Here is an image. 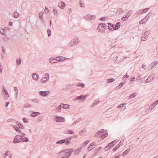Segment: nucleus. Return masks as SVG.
Returning <instances> with one entry per match:
<instances>
[{
	"instance_id": "1",
	"label": "nucleus",
	"mask_w": 158,
	"mask_h": 158,
	"mask_svg": "<svg viewBox=\"0 0 158 158\" xmlns=\"http://www.w3.org/2000/svg\"><path fill=\"white\" fill-rule=\"evenodd\" d=\"M72 149L69 150L68 149L61 151L58 154V158H68L69 157L71 153L73 152Z\"/></svg>"
},
{
	"instance_id": "2",
	"label": "nucleus",
	"mask_w": 158,
	"mask_h": 158,
	"mask_svg": "<svg viewBox=\"0 0 158 158\" xmlns=\"http://www.w3.org/2000/svg\"><path fill=\"white\" fill-rule=\"evenodd\" d=\"M107 25L104 23H101L99 24L98 27V31L102 32L104 31L105 29L106 28Z\"/></svg>"
},
{
	"instance_id": "3",
	"label": "nucleus",
	"mask_w": 158,
	"mask_h": 158,
	"mask_svg": "<svg viewBox=\"0 0 158 158\" xmlns=\"http://www.w3.org/2000/svg\"><path fill=\"white\" fill-rule=\"evenodd\" d=\"M117 54V53H113L111 55V56L113 57L114 60H118V61L119 62H121L123 60L125 59L123 57L122 59H121L120 58L121 56L120 55L116 56L115 55Z\"/></svg>"
},
{
	"instance_id": "4",
	"label": "nucleus",
	"mask_w": 158,
	"mask_h": 158,
	"mask_svg": "<svg viewBox=\"0 0 158 158\" xmlns=\"http://www.w3.org/2000/svg\"><path fill=\"white\" fill-rule=\"evenodd\" d=\"M96 16L94 15H87L84 17V19L87 20H93L96 18Z\"/></svg>"
},
{
	"instance_id": "5",
	"label": "nucleus",
	"mask_w": 158,
	"mask_h": 158,
	"mask_svg": "<svg viewBox=\"0 0 158 158\" xmlns=\"http://www.w3.org/2000/svg\"><path fill=\"white\" fill-rule=\"evenodd\" d=\"M22 138V135H16L13 140L14 143H17L21 142V140Z\"/></svg>"
},
{
	"instance_id": "6",
	"label": "nucleus",
	"mask_w": 158,
	"mask_h": 158,
	"mask_svg": "<svg viewBox=\"0 0 158 158\" xmlns=\"http://www.w3.org/2000/svg\"><path fill=\"white\" fill-rule=\"evenodd\" d=\"M49 79V75L48 73L44 74L43 76L40 81L42 82H45Z\"/></svg>"
},
{
	"instance_id": "7",
	"label": "nucleus",
	"mask_w": 158,
	"mask_h": 158,
	"mask_svg": "<svg viewBox=\"0 0 158 158\" xmlns=\"http://www.w3.org/2000/svg\"><path fill=\"white\" fill-rule=\"evenodd\" d=\"M54 118L56 122H63L65 120V119L64 117H61L60 116H55Z\"/></svg>"
},
{
	"instance_id": "8",
	"label": "nucleus",
	"mask_w": 158,
	"mask_h": 158,
	"mask_svg": "<svg viewBox=\"0 0 158 158\" xmlns=\"http://www.w3.org/2000/svg\"><path fill=\"white\" fill-rule=\"evenodd\" d=\"M88 95L86 94L85 95H81L79 96H78L77 98H76L75 99L76 100H83V101L85 100Z\"/></svg>"
},
{
	"instance_id": "9",
	"label": "nucleus",
	"mask_w": 158,
	"mask_h": 158,
	"mask_svg": "<svg viewBox=\"0 0 158 158\" xmlns=\"http://www.w3.org/2000/svg\"><path fill=\"white\" fill-rule=\"evenodd\" d=\"M11 154L10 151H7L4 154V158H11Z\"/></svg>"
},
{
	"instance_id": "10",
	"label": "nucleus",
	"mask_w": 158,
	"mask_h": 158,
	"mask_svg": "<svg viewBox=\"0 0 158 158\" xmlns=\"http://www.w3.org/2000/svg\"><path fill=\"white\" fill-rule=\"evenodd\" d=\"M78 40L76 38L74 39L73 41L70 43V46H73L77 44L79 42V41H78L77 40Z\"/></svg>"
},
{
	"instance_id": "11",
	"label": "nucleus",
	"mask_w": 158,
	"mask_h": 158,
	"mask_svg": "<svg viewBox=\"0 0 158 158\" xmlns=\"http://www.w3.org/2000/svg\"><path fill=\"white\" fill-rule=\"evenodd\" d=\"M49 91H40V95L43 97H45L48 95L49 93Z\"/></svg>"
},
{
	"instance_id": "12",
	"label": "nucleus",
	"mask_w": 158,
	"mask_h": 158,
	"mask_svg": "<svg viewBox=\"0 0 158 158\" xmlns=\"http://www.w3.org/2000/svg\"><path fill=\"white\" fill-rule=\"evenodd\" d=\"M68 143V140H67V141H65L64 139L57 141L56 143V144L60 145L62 144L63 143H65V144L66 145V143Z\"/></svg>"
},
{
	"instance_id": "13",
	"label": "nucleus",
	"mask_w": 158,
	"mask_h": 158,
	"mask_svg": "<svg viewBox=\"0 0 158 158\" xmlns=\"http://www.w3.org/2000/svg\"><path fill=\"white\" fill-rule=\"evenodd\" d=\"M2 95H3L5 96L4 97V98L6 99H7L9 97V95L6 89V90L4 89V91H2Z\"/></svg>"
},
{
	"instance_id": "14",
	"label": "nucleus",
	"mask_w": 158,
	"mask_h": 158,
	"mask_svg": "<svg viewBox=\"0 0 158 158\" xmlns=\"http://www.w3.org/2000/svg\"><path fill=\"white\" fill-rule=\"evenodd\" d=\"M21 135L22 138L21 140V142H27L28 139L27 138L24 136L25 134L24 133H22Z\"/></svg>"
},
{
	"instance_id": "15",
	"label": "nucleus",
	"mask_w": 158,
	"mask_h": 158,
	"mask_svg": "<svg viewBox=\"0 0 158 158\" xmlns=\"http://www.w3.org/2000/svg\"><path fill=\"white\" fill-rule=\"evenodd\" d=\"M108 24V29L111 31H113L114 30V25H113L111 24V23H107Z\"/></svg>"
},
{
	"instance_id": "16",
	"label": "nucleus",
	"mask_w": 158,
	"mask_h": 158,
	"mask_svg": "<svg viewBox=\"0 0 158 158\" xmlns=\"http://www.w3.org/2000/svg\"><path fill=\"white\" fill-rule=\"evenodd\" d=\"M95 142L91 143L88 148V151H89L91 150L95 146Z\"/></svg>"
},
{
	"instance_id": "17",
	"label": "nucleus",
	"mask_w": 158,
	"mask_h": 158,
	"mask_svg": "<svg viewBox=\"0 0 158 158\" xmlns=\"http://www.w3.org/2000/svg\"><path fill=\"white\" fill-rule=\"evenodd\" d=\"M95 142L91 143L88 148V151H89L91 150L95 146Z\"/></svg>"
},
{
	"instance_id": "18",
	"label": "nucleus",
	"mask_w": 158,
	"mask_h": 158,
	"mask_svg": "<svg viewBox=\"0 0 158 158\" xmlns=\"http://www.w3.org/2000/svg\"><path fill=\"white\" fill-rule=\"evenodd\" d=\"M130 147L129 148H127V149L123 153V156H124V155H127L128 153L129 152L131 148H133V145H130Z\"/></svg>"
},
{
	"instance_id": "19",
	"label": "nucleus",
	"mask_w": 158,
	"mask_h": 158,
	"mask_svg": "<svg viewBox=\"0 0 158 158\" xmlns=\"http://www.w3.org/2000/svg\"><path fill=\"white\" fill-rule=\"evenodd\" d=\"M65 6V3L62 1L60 2L58 4V6L61 9H63Z\"/></svg>"
},
{
	"instance_id": "20",
	"label": "nucleus",
	"mask_w": 158,
	"mask_h": 158,
	"mask_svg": "<svg viewBox=\"0 0 158 158\" xmlns=\"http://www.w3.org/2000/svg\"><path fill=\"white\" fill-rule=\"evenodd\" d=\"M104 130V129H102L100 131H98L96 133L95 135L94 136L95 137H97L99 135H101L102 133H103Z\"/></svg>"
},
{
	"instance_id": "21",
	"label": "nucleus",
	"mask_w": 158,
	"mask_h": 158,
	"mask_svg": "<svg viewBox=\"0 0 158 158\" xmlns=\"http://www.w3.org/2000/svg\"><path fill=\"white\" fill-rule=\"evenodd\" d=\"M115 27H114V30H116L118 29L120 27V23L118 22L116 24L114 25Z\"/></svg>"
},
{
	"instance_id": "22",
	"label": "nucleus",
	"mask_w": 158,
	"mask_h": 158,
	"mask_svg": "<svg viewBox=\"0 0 158 158\" xmlns=\"http://www.w3.org/2000/svg\"><path fill=\"white\" fill-rule=\"evenodd\" d=\"M116 143V141L115 140L112 141L110 143H108V145L106 146V147H113L114 145H115Z\"/></svg>"
},
{
	"instance_id": "23",
	"label": "nucleus",
	"mask_w": 158,
	"mask_h": 158,
	"mask_svg": "<svg viewBox=\"0 0 158 158\" xmlns=\"http://www.w3.org/2000/svg\"><path fill=\"white\" fill-rule=\"evenodd\" d=\"M154 79V77L152 76H149L147 79L146 80V82L147 83H149L152 81Z\"/></svg>"
},
{
	"instance_id": "24",
	"label": "nucleus",
	"mask_w": 158,
	"mask_h": 158,
	"mask_svg": "<svg viewBox=\"0 0 158 158\" xmlns=\"http://www.w3.org/2000/svg\"><path fill=\"white\" fill-rule=\"evenodd\" d=\"M158 103V99L154 102L152 105H150L151 109H153L154 107Z\"/></svg>"
},
{
	"instance_id": "25",
	"label": "nucleus",
	"mask_w": 158,
	"mask_h": 158,
	"mask_svg": "<svg viewBox=\"0 0 158 158\" xmlns=\"http://www.w3.org/2000/svg\"><path fill=\"white\" fill-rule=\"evenodd\" d=\"M130 15H126V14H125L122 17V20L124 21H126L127 19H128L129 18V17L130 16Z\"/></svg>"
},
{
	"instance_id": "26",
	"label": "nucleus",
	"mask_w": 158,
	"mask_h": 158,
	"mask_svg": "<svg viewBox=\"0 0 158 158\" xmlns=\"http://www.w3.org/2000/svg\"><path fill=\"white\" fill-rule=\"evenodd\" d=\"M39 75H38L36 73H33L32 76V78L34 80H37L39 78Z\"/></svg>"
},
{
	"instance_id": "27",
	"label": "nucleus",
	"mask_w": 158,
	"mask_h": 158,
	"mask_svg": "<svg viewBox=\"0 0 158 158\" xmlns=\"http://www.w3.org/2000/svg\"><path fill=\"white\" fill-rule=\"evenodd\" d=\"M40 114L39 112H33L32 114H31L30 116L32 117H34L36 115H37Z\"/></svg>"
},
{
	"instance_id": "28",
	"label": "nucleus",
	"mask_w": 158,
	"mask_h": 158,
	"mask_svg": "<svg viewBox=\"0 0 158 158\" xmlns=\"http://www.w3.org/2000/svg\"><path fill=\"white\" fill-rule=\"evenodd\" d=\"M123 12V11L122 9L121 8H119L118 9L116 12V14L118 15H119L120 14H121Z\"/></svg>"
},
{
	"instance_id": "29",
	"label": "nucleus",
	"mask_w": 158,
	"mask_h": 158,
	"mask_svg": "<svg viewBox=\"0 0 158 158\" xmlns=\"http://www.w3.org/2000/svg\"><path fill=\"white\" fill-rule=\"evenodd\" d=\"M120 143H119L113 149V152L116 151L120 147Z\"/></svg>"
},
{
	"instance_id": "30",
	"label": "nucleus",
	"mask_w": 158,
	"mask_h": 158,
	"mask_svg": "<svg viewBox=\"0 0 158 158\" xmlns=\"http://www.w3.org/2000/svg\"><path fill=\"white\" fill-rule=\"evenodd\" d=\"M49 63H54L56 62V60L55 59H52L51 58L49 60Z\"/></svg>"
},
{
	"instance_id": "31",
	"label": "nucleus",
	"mask_w": 158,
	"mask_h": 158,
	"mask_svg": "<svg viewBox=\"0 0 158 158\" xmlns=\"http://www.w3.org/2000/svg\"><path fill=\"white\" fill-rule=\"evenodd\" d=\"M76 85L78 86H80L82 88H83L85 87V85L84 83L80 82L78 83Z\"/></svg>"
},
{
	"instance_id": "32",
	"label": "nucleus",
	"mask_w": 158,
	"mask_h": 158,
	"mask_svg": "<svg viewBox=\"0 0 158 158\" xmlns=\"http://www.w3.org/2000/svg\"><path fill=\"white\" fill-rule=\"evenodd\" d=\"M65 133H66L73 134H74V132L73 131L70 130H67L65 131Z\"/></svg>"
},
{
	"instance_id": "33",
	"label": "nucleus",
	"mask_w": 158,
	"mask_h": 158,
	"mask_svg": "<svg viewBox=\"0 0 158 158\" xmlns=\"http://www.w3.org/2000/svg\"><path fill=\"white\" fill-rule=\"evenodd\" d=\"M61 105H63L62 107L64 109H67L69 106V105H65L63 104H61Z\"/></svg>"
},
{
	"instance_id": "34",
	"label": "nucleus",
	"mask_w": 158,
	"mask_h": 158,
	"mask_svg": "<svg viewBox=\"0 0 158 158\" xmlns=\"http://www.w3.org/2000/svg\"><path fill=\"white\" fill-rule=\"evenodd\" d=\"M135 93H133L131 94L130 96H129V99L132 98H134L135 97V95L136 94H135Z\"/></svg>"
},
{
	"instance_id": "35",
	"label": "nucleus",
	"mask_w": 158,
	"mask_h": 158,
	"mask_svg": "<svg viewBox=\"0 0 158 158\" xmlns=\"http://www.w3.org/2000/svg\"><path fill=\"white\" fill-rule=\"evenodd\" d=\"M71 139H72L71 137H70L69 139L67 138L65 139V141H67V140L68 141V143H66V145L69 144L70 143Z\"/></svg>"
},
{
	"instance_id": "36",
	"label": "nucleus",
	"mask_w": 158,
	"mask_h": 158,
	"mask_svg": "<svg viewBox=\"0 0 158 158\" xmlns=\"http://www.w3.org/2000/svg\"><path fill=\"white\" fill-rule=\"evenodd\" d=\"M61 107H62V106H61V104L60 105H59L58 106L56 107V111L57 112H59L60 110Z\"/></svg>"
},
{
	"instance_id": "37",
	"label": "nucleus",
	"mask_w": 158,
	"mask_h": 158,
	"mask_svg": "<svg viewBox=\"0 0 158 158\" xmlns=\"http://www.w3.org/2000/svg\"><path fill=\"white\" fill-rule=\"evenodd\" d=\"M85 131H86L85 130V128H84L81 131L79 132V134L81 135H83V133L84 132H85Z\"/></svg>"
},
{
	"instance_id": "38",
	"label": "nucleus",
	"mask_w": 158,
	"mask_h": 158,
	"mask_svg": "<svg viewBox=\"0 0 158 158\" xmlns=\"http://www.w3.org/2000/svg\"><path fill=\"white\" fill-rule=\"evenodd\" d=\"M115 81V79L113 78H110L107 80V82H112Z\"/></svg>"
},
{
	"instance_id": "39",
	"label": "nucleus",
	"mask_w": 158,
	"mask_h": 158,
	"mask_svg": "<svg viewBox=\"0 0 158 158\" xmlns=\"http://www.w3.org/2000/svg\"><path fill=\"white\" fill-rule=\"evenodd\" d=\"M19 16V14L17 12H15L14 13L13 16L15 18H17Z\"/></svg>"
},
{
	"instance_id": "40",
	"label": "nucleus",
	"mask_w": 158,
	"mask_h": 158,
	"mask_svg": "<svg viewBox=\"0 0 158 158\" xmlns=\"http://www.w3.org/2000/svg\"><path fill=\"white\" fill-rule=\"evenodd\" d=\"M124 82L121 83L119 85L117 86V88L118 89H120L124 84Z\"/></svg>"
},
{
	"instance_id": "41",
	"label": "nucleus",
	"mask_w": 158,
	"mask_h": 158,
	"mask_svg": "<svg viewBox=\"0 0 158 158\" xmlns=\"http://www.w3.org/2000/svg\"><path fill=\"white\" fill-rule=\"evenodd\" d=\"M149 17V16L148 15H146L145 17H144L143 19H142V21H145V23L147 21V19Z\"/></svg>"
},
{
	"instance_id": "42",
	"label": "nucleus",
	"mask_w": 158,
	"mask_h": 158,
	"mask_svg": "<svg viewBox=\"0 0 158 158\" xmlns=\"http://www.w3.org/2000/svg\"><path fill=\"white\" fill-rule=\"evenodd\" d=\"M157 63L158 62L157 61H155L149 65V67L151 66H155V65L157 64Z\"/></svg>"
},
{
	"instance_id": "43",
	"label": "nucleus",
	"mask_w": 158,
	"mask_h": 158,
	"mask_svg": "<svg viewBox=\"0 0 158 158\" xmlns=\"http://www.w3.org/2000/svg\"><path fill=\"white\" fill-rule=\"evenodd\" d=\"M16 61V63L18 64H21V60L20 58H19V59H17Z\"/></svg>"
},
{
	"instance_id": "44",
	"label": "nucleus",
	"mask_w": 158,
	"mask_h": 158,
	"mask_svg": "<svg viewBox=\"0 0 158 158\" xmlns=\"http://www.w3.org/2000/svg\"><path fill=\"white\" fill-rule=\"evenodd\" d=\"M150 34V32L149 31H146L144 35H143L144 36H146V37H147Z\"/></svg>"
},
{
	"instance_id": "45",
	"label": "nucleus",
	"mask_w": 158,
	"mask_h": 158,
	"mask_svg": "<svg viewBox=\"0 0 158 158\" xmlns=\"http://www.w3.org/2000/svg\"><path fill=\"white\" fill-rule=\"evenodd\" d=\"M14 89L16 95V96L17 97L18 94V90L17 89V87H16L15 86L14 87Z\"/></svg>"
},
{
	"instance_id": "46",
	"label": "nucleus",
	"mask_w": 158,
	"mask_h": 158,
	"mask_svg": "<svg viewBox=\"0 0 158 158\" xmlns=\"http://www.w3.org/2000/svg\"><path fill=\"white\" fill-rule=\"evenodd\" d=\"M14 129L16 131L19 132L20 131V130L19 129L18 127H16V126H14Z\"/></svg>"
},
{
	"instance_id": "47",
	"label": "nucleus",
	"mask_w": 158,
	"mask_h": 158,
	"mask_svg": "<svg viewBox=\"0 0 158 158\" xmlns=\"http://www.w3.org/2000/svg\"><path fill=\"white\" fill-rule=\"evenodd\" d=\"M89 140H88L85 141V142L83 143V147H85V146L89 142Z\"/></svg>"
},
{
	"instance_id": "48",
	"label": "nucleus",
	"mask_w": 158,
	"mask_h": 158,
	"mask_svg": "<svg viewBox=\"0 0 158 158\" xmlns=\"http://www.w3.org/2000/svg\"><path fill=\"white\" fill-rule=\"evenodd\" d=\"M126 104L125 103H122V104H120L119 105H118V106H117V107L119 108L123 107L124 106V105Z\"/></svg>"
},
{
	"instance_id": "49",
	"label": "nucleus",
	"mask_w": 158,
	"mask_h": 158,
	"mask_svg": "<svg viewBox=\"0 0 158 158\" xmlns=\"http://www.w3.org/2000/svg\"><path fill=\"white\" fill-rule=\"evenodd\" d=\"M107 135L108 133L107 132L105 134H104L103 133L101 135V137L102 138H104L106 137V135Z\"/></svg>"
},
{
	"instance_id": "50",
	"label": "nucleus",
	"mask_w": 158,
	"mask_h": 158,
	"mask_svg": "<svg viewBox=\"0 0 158 158\" xmlns=\"http://www.w3.org/2000/svg\"><path fill=\"white\" fill-rule=\"evenodd\" d=\"M31 106V105L29 103H27L25 105L23 106L24 107H26V108L30 107Z\"/></svg>"
},
{
	"instance_id": "51",
	"label": "nucleus",
	"mask_w": 158,
	"mask_h": 158,
	"mask_svg": "<svg viewBox=\"0 0 158 158\" xmlns=\"http://www.w3.org/2000/svg\"><path fill=\"white\" fill-rule=\"evenodd\" d=\"M47 33L48 36L49 37L51 35V31L50 29L47 30Z\"/></svg>"
},
{
	"instance_id": "52",
	"label": "nucleus",
	"mask_w": 158,
	"mask_h": 158,
	"mask_svg": "<svg viewBox=\"0 0 158 158\" xmlns=\"http://www.w3.org/2000/svg\"><path fill=\"white\" fill-rule=\"evenodd\" d=\"M4 30L2 28H1L0 29V32L3 35H5V34L4 33Z\"/></svg>"
},
{
	"instance_id": "53",
	"label": "nucleus",
	"mask_w": 158,
	"mask_h": 158,
	"mask_svg": "<svg viewBox=\"0 0 158 158\" xmlns=\"http://www.w3.org/2000/svg\"><path fill=\"white\" fill-rule=\"evenodd\" d=\"M149 8H146L144 9H143V13H145V12H147L148 11V10H149Z\"/></svg>"
},
{
	"instance_id": "54",
	"label": "nucleus",
	"mask_w": 158,
	"mask_h": 158,
	"mask_svg": "<svg viewBox=\"0 0 158 158\" xmlns=\"http://www.w3.org/2000/svg\"><path fill=\"white\" fill-rule=\"evenodd\" d=\"M102 148L101 147H99L98 149H97L96 151H95V154H96L99 151H100Z\"/></svg>"
},
{
	"instance_id": "55",
	"label": "nucleus",
	"mask_w": 158,
	"mask_h": 158,
	"mask_svg": "<svg viewBox=\"0 0 158 158\" xmlns=\"http://www.w3.org/2000/svg\"><path fill=\"white\" fill-rule=\"evenodd\" d=\"M144 36L143 35L142 36L141 38V40L142 41H144L145 40L147 39V38L146 37H144Z\"/></svg>"
},
{
	"instance_id": "56",
	"label": "nucleus",
	"mask_w": 158,
	"mask_h": 158,
	"mask_svg": "<svg viewBox=\"0 0 158 158\" xmlns=\"http://www.w3.org/2000/svg\"><path fill=\"white\" fill-rule=\"evenodd\" d=\"M45 12L46 13H48V9L46 6H45Z\"/></svg>"
},
{
	"instance_id": "57",
	"label": "nucleus",
	"mask_w": 158,
	"mask_h": 158,
	"mask_svg": "<svg viewBox=\"0 0 158 158\" xmlns=\"http://www.w3.org/2000/svg\"><path fill=\"white\" fill-rule=\"evenodd\" d=\"M23 121L25 123H26L27 122V118H23Z\"/></svg>"
},
{
	"instance_id": "58",
	"label": "nucleus",
	"mask_w": 158,
	"mask_h": 158,
	"mask_svg": "<svg viewBox=\"0 0 158 158\" xmlns=\"http://www.w3.org/2000/svg\"><path fill=\"white\" fill-rule=\"evenodd\" d=\"M80 5L82 7H84L85 6V5L84 3H80Z\"/></svg>"
},
{
	"instance_id": "59",
	"label": "nucleus",
	"mask_w": 158,
	"mask_h": 158,
	"mask_svg": "<svg viewBox=\"0 0 158 158\" xmlns=\"http://www.w3.org/2000/svg\"><path fill=\"white\" fill-rule=\"evenodd\" d=\"M56 60V62L57 61H61V60H60V57L59 56L57 57Z\"/></svg>"
},
{
	"instance_id": "60",
	"label": "nucleus",
	"mask_w": 158,
	"mask_h": 158,
	"mask_svg": "<svg viewBox=\"0 0 158 158\" xmlns=\"http://www.w3.org/2000/svg\"><path fill=\"white\" fill-rule=\"evenodd\" d=\"M18 123L20 125V126H19V128H23V125L21 123H20L19 122H18Z\"/></svg>"
},
{
	"instance_id": "61",
	"label": "nucleus",
	"mask_w": 158,
	"mask_h": 158,
	"mask_svg": "<svg viewBox=\"0 0 158 158\" xmlns=\"http://www.w3.org/2000/svg\"><path fill=\"white\" fill-rule=\"evenodd\" d=\"M2 69H3L2 66V65L0 66V72L1 73H2Z\"/></svg>"
},
{
	"instance_id": "62",
	"label": "nucleus",
	"mask_w": 158,
	"mask_h": 158,
	"mask_svg": "<svg viewBox=\"0 0 158 158\" xmlns=\"http://www.w3.org/2000/svg\"><path fill=\"white\" fill-rule=\"evenodd\" d=\"M53 12H54V13L55 14H56V13L57 12V10L56 9H54L53 10Z\"/></svg>"
},
{
	"instance_id": "63",
	"label": "nucleus",
	"mask_w": 158,
	"mask_h": 158,
	"mask_svg": "<svg viewBox=\"0 0 158 158\" xmlns=\"http://www.w3.org/2000/svg\"><path fill=\"white\" fill-rule=\"evenodd\" d=\"M142 68L144 69H146V66H145V64H143L142 65Z\"/></svg>"
},
{
	"instance_id": "64",
	"label": "nucleus",
	"mask_w": 158,
	"mask_h": 158,
	"mask_svg": "<svg viewBox=\"0 0 158 158\" xmlns=\"http://www.w3.org/2000/svg\"><path fill=\"white\" fill-rule=\"evenodd\" d=\"M121 155L119 154L118 155L115 156L114 158H119Z\"/></svg>"
}]
</instances>
